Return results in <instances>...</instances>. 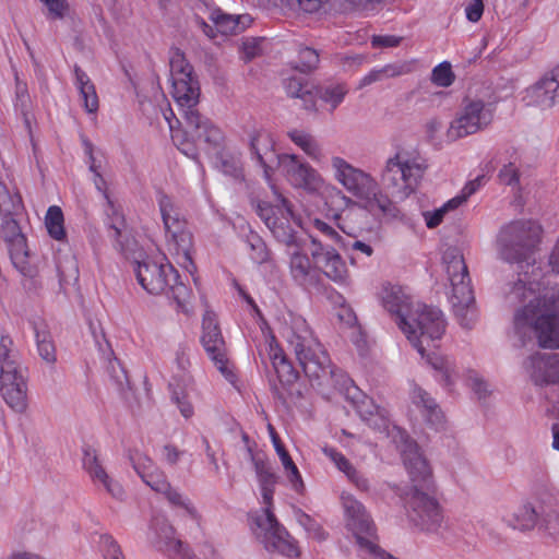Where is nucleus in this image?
<instances>
[{
  "label": "nucleus",
  "instance_id": "39",
  "mask_svg": "<svg viewBox=\"0 0 559 559\" xmlns=\"http://www.w3.org/2000/svg\"><path fill=\"white\" fill-rule=\"evenodd\" d=\"M45 226L48 235L57 241L67 240L64 228V216L60 206L51 205L48 207L45 216Z\"/></svg>",
  "mask_w": 559,
  "mask_h": 559
},
{
  "label": "nucleus",
  "instance_id": "59",
  "mask_svg": "<svg viewBox=\"0 0 559 559\" xmlns=\"http://www.w3.org/2000/svg\"><path fill=\"white\" fill-rule=\"evenodd\" d=\"M402 38L394 35H374L371 38V46L373 48H389L400 45Z\"/></svg>",
  "mask_w": 559,
  "mask_h": 559
},
{
  "label": "nucleus",
  "instance_id": "56",
  "mask_svg": "<svg viewBox=\"0 0 559 559\" xmlns=\"http://www.w3.org/2000/svg\"><path fill=\"white\" fill-rule=\"evenodd\" d=\"M498 178L501 183L511 186L519 183L520 174L518 168L510 163L499 170Z\"/></svg>",
  "mask_w": 559,
  "mask_h": 559
},
{
  "label": "nucleus",
  "instance_id": "25",
  "mask_svg": "<svg viewBox=\"0 0 559 559\" xmlns=\"http://www.w3.org/2000/svg\"><path fill=\"white\" fill-rule=\"evenodd\" d=\"M251 154L261 165L265 179L270 182L274 173V165H278L281 155L276 154L275 141L272 134L264 130L254 132L250 139Z\"/></svg>",
  "mask_w": 559,
  "mask_h": 559
},
{
  "label": "nucleus",
  "instance_id": "51",
  "mask_svg": "<svg viewBox=\"0 0 559 559\" xmlns=\"http://www.w3.org/2000/svg\"><path fill=\"white\" fill-rule=\"evenodd\" d=\"M99 546L105 559H124L120 546L110 535H102Z\"/></svg>",
  "mask_w": 559,
  "mask_h": 559
},
{
  "label": "nucleus",
  "instance_id": "16",
  "mask_svg": "<svg viewBox=\"0 0 559 559\" xmlns=\"http://www.w3.org/2000/svg\"><path fill=\"white\" fill-rule=\"evenodd\" d=\"M130 461L136 474L155 492L162 493L168 502L176 507L185 508L190 514L193 508L182 496L171 487L165 473L156 466L151 457L139 451L130 453Z\"/></svg>",
  "mask_w": 559,
  "mask_h": 559
},
{
  "label": "nucleus",
  "instance_id": "29",
  "mask_svg": "<svg viewBox=\"0 0 559 559\" xmlns=\"http://www.w3.org/2000/svg\"><path fill=\"white\" fill-rule=\"evenodd\" d=\"M355 408L359 417L370 427L381 432H389L390 419L385 408L378 406L374 401L366 395L355 402Z\"/></svg>",
  "mask_w": 559,
  "mask_h": 559
},
{
  "label": "nucleus",
  "instance_id": "28",
  "mask_svg": "<svg viewBox=\"0 0 559 559\" xmlns=\"http://www.w3.org/2000/svg\"><path fill=\"white\" fill-rule=\"evenodd\" d=\"M152 528L156 532L159 543L165 551L174 559H191L183 549V544L175 537V530L163 516H157L152 522Z\"/></svg>",
  "mask_w": 559,
  "mask_h": 559
},
{
  "label": "nucleus",
  "instance_id": "27",
  "mask_svg": "<svg viewBox=\"0 0 559 559\" xmlns=\"http://www.w3.org/2000/svg\"><path fill=\"white\" fill-rule=\"evenodd\" d=\"M265 352L272 362L280 382L290 383L297 379L293 365L287 359L275 335L271 332L265 335Z\"/></svg>",
  "mask_w": 559,
  "mask_h": 559
},
{
  "label": "nucleus",
  "instance_id": "33",
  "mask_svg": "<svg viewBox=\"0 0 559 559\" xmlns=\"http://www.w3.org/2000/svg\"><path fill=\"white\" fill-rule=\"evenodd\" d=\"M36 348L39 357L48 365L57 362V349L51 333L45 322L34 323Z\"/></svg>",
  "mask_w": 559,
  "mask_h": 559
},
{
  "label": "nucleus",
  "instance_id": "52",
  "mask_svg": "<svg viewBox=\"0 0 559 559\" xmlns=\"http://www.w3.org/2000/svg\"><path fill=\"white\" fill-rule=\"evenodd\" d=\"M459 206L449 205V201L444 203L441 207L432 211V212H425L424 217L425 222L428 228H436L438 227L444 217V214L450 211L457 209Z\"/></svg>",
  "mask_w": 559,
  "mask_h": 559
},
{
  "label": "nucleus",
  "instance_id": "53",
  "mask_svg": "<svg viewBox=\"0 0 559 559\" xmlns=\"http://www.w3.org/2000/svg\"><path fill=\"white\" fill-rule=\"evenodd\" d=\"M165 119L167 120L169 124V129L171 131V139L173 141L178 145V148L185 153L186 155H189L188 148H186L185 142H179V130L176 129V126H179V120L175 117L174 111L171 108H168V110L164 114Z\"/></svg>",
  "mask_w": 559,
  "mask_h": 559
},
{
  "label": "nucleus",
  "instance_id": "60",
  "mask_svg": "<svg viewBox=\"0 0 559 559\" xmlns=\"http://www.w3.org/2000/svg\"><path fill=\"white\" fill-rule=\"evenodd\" d=\"M48 8L49 14L53 19L63 17L67 10L66 0H40Z\"/></svg>",
  "mask_w": 559,
  "mask_h": 559
},
{
  "label": "nucleus",
  "instance_id": "36",
  "mask_svg": "<svg viewBox=\"0 0 559 559\" xmlns=\"http://www.w3.org/2000/svg\"><path fill=\"white\" fill-rule=\"evenodd\" d=\"M198 118V122H186L200 140H203L206 144L214 147L219 146L224 140V134L221 129L214 126L210 120L202 118L199 112Z\"/></svg>",
  "mask_w": 559,
  "mask_h": 559
},
{
  "label": "nucleus",
  "instance_id": "18",
  "mask_svg": "<svg viewBox=\"0 0 559 559\" xmlns=\"http://www.w3.org/2000/svg\"><path fill=\"white\" fill-rule=\"evenodd\" d=\"M259 215L278 241L287 246L296 245V228L301 227V218L293 212L285 198L275 209L260 206Z\"/></svg>",
  "mask_w": 559,
  "mask_h": 559
},
{
  "label": "nucleus",
  "instance_id": "11",
  "mask_svg": "<svg viewBox=\"0 0 559 559\" xmlns=\"http://www.w3.org/2000/svg\"><path fill=\"white\" fill-rule=\"evenodd\" d=\"M542 226L532 219L513 221L501 228L498 245L501 257L509 262H528L542 239ZM530 267V263H526ZM535 272H540L531 265Z\"/></svg>",
  "mask_w": 559,
  "mask_h": 559
},
{
  "label": "nucleus",
  "instance_id": "48",
  "mask_svg": "<svg viewBox=\"0 0 559 559\" xmlns=\"http://www.w3.org/2000/svg\"><path fill=\"white\" fill-rule=\"evenodd\" d=\"M484 183H485V176L484 175L477 176L475 179L468 181L464 186V188L462 189L460 194H457L456 197L449 200V205H454V206L462 205L464 202H466V200L471 195H473L476 191H478V189L481 186H484Z\"/></svg>",
  "mask_w": 559,
  "mask_h": 559
},
{
  "label": "nucleus",
  "instance_id": "47",
  "mask_svg": "<svg viewBox=\"0 0 559 559\" xmlns=\"http://www.w3.org/2000/svg\"><path fill=\"white\" fill-rule=\"evenodd\" d=\"M285 90L288 96L304 98L310 94L308 80L302 76H292L285 80Z\"/></svg>",
  "mask_w": 559,
  "mask_h": 559
},
{
  "label": "nucleus",
  "instance_id": "58",
  "mask_svg": "<svg viewBox=\"0 0 559 559\" xmlns=\"http://www.w3.org/2000/svg\"><path fill=\"white\" fill-rule=\"evenodd\" d=\"M255 469L261 487L275 485L276 477L267 465L258 462L255 463Z\"/></svg>",
  "mask_w": 559,
  "mask_h": 559
},
{
  "label": "nucleus",
  "instance_id": "21",
  "mask_svg": "<svg viewBox=\"0 0 559 559\" xmlns=\"http://www.w3.org/2000/svg\"><path fill=\"white\" fill-rule=\"evenodd\" d=\"M292 186L306 190H316L321 183L319 174L295 154H282L277 165Z\"/></svg>",
  "mask_w": 559,
  "mask_h": 559
},
{
  "label": "nucleus",
  "instance_id": "3",
  "mask_svg": "<svg viewBox=\"0 0 559 559\" xmlns=\"http://www.w3.org/2000/svg\"><path fill=\"white\" fill-rule=\"evenodd\" d=\"M23 211L24 203L20 192L0 181V236L8 246L14 267L23 276V288L29 294H38L43 288V281L16 219Z\"/></svg>",
  "mask_w": 559,
  "mask_h": 559
},
{
  "label": "nucleus",
  "instance_id": "26",
  "mask_svg": "<svg viewBox=\"0 0 559 559\" xmlns=\"http://www.w3.org/2000/svg\"><path fill=\"white\" fill-rule=\"evenodd\" d=\"M317 270L335 282L336 284H345L348 278V270L345 261L334 248H324L322 245L311 252Z\"/></svg>",
  "mask_w": 559,
  "mask_h": 559
},
{
  "label": "nucleus",
  "instance_id": "30",
  "mask_svg": "<svg viewBox=\"0 0 559 559\" xmlns=\"http://www.w3.org/2000/svg\"><path fill=\"white\" fill-rule=\"evenodd\" d=\"M290 274L293 278L306 288L317 287L319 273L317 266L311 264L309 257L300 251L290 254Z\"/></svg>",
  "mask_w": 559,
  "mask_h": 559
},
{
  "label": "nucleus",
  "instance_id": "20",
  "mask_svg": "<svg viewBox=\"0 0 559 559\" xmlns=\"http://www.w3.org/2000/svg\"><path fill=\"white\" fill-rule=\"evenodd\" d=\"M202 330L201 343L207 356L214 362L219 372L230 380L234 378V373L229 367V361L226 355V344L214 312L206 311L204 313L202 319Z\"/></svg>",
  "mask_w": 559,
  "mask_h": 559
},
{
  "label": "nucleus",
  "instance_id": "63",
  "mask_svg": "<svg viewBox=\"0 0 559 559\" xmlns=\"http://www.w3.org/2000/svg\"><path fill=\"white\" fill-rule=\"evenodd\" d=\"M484 12L483 0H472L465 8L466 17L471 22H478Z\"/></svg>",
  "mask_w": 559,
  "mask_h": 559
},
{
  "label": "nucleus",
  "instance_id": "45",
  "mask_svg": "<svg viewBox=\"0 0 559 559\" xmlns=\"http://www.w3.org/2000/svg\"><path fill=\"white\" fill-rule=\"evenodd\" d=\"M298 59L299 61L294 66V69L301 73H308L319 64V53L310 47H301L298 51Z\"/></svg>",
  "mask_w": 559,
  "mask_h": 559
},
{
  "label": "nucleus",
  "instance_id": "35",
  "mask_svg": "<svg viewBox=\"0 0 559 559\" xmlns=\"http://www.w3.org/2000/svg\"><path fill=\"white\" fill-rule=\"evenodd\" d=\"M412 71V64L409 62L402 63H390L385 64L382 68H374L370 70L365 76L359 81L358 87L362 88L368 86L374 82L382 81L389 78H395L403 74H407Z\"/></svg>",
  "mask_w": 559,
  "mask_h": 559
},
{
  "label": "nucleus",
  "instance_id": "41",
  "mask_svg": "<svg viewBox=\"0 0 559 559\" xmlns=\"http://www.w3.org/2000/svg\"><path fill=\"white\" fill-rule=\"evenodd\" d=\"M169 385L171 388V399L179 408L180 414L186 419L191 418L194 415V408L188 399V392L192 391L194 386H183L180 382L170 383Z\"/></svg>",
  "mask_w": 559,
  "mask_h": 559
},
{
  "label": "nucleus",
  "instance_id": "12",
  "mask_svg": "<svg viewBox=\"0 0 559 559\" xmlns=\"http://www.w3.org/2000/svg\"><path fill=\"white\" fill-rule=\"evenodd\" d=\"M158 205L168 239V250L177 264L192 274L195 265L191 257L192 235L187 229V222L168 195L160 194Z\"/></svg>",
  "mask_w": 559,
  "mask_h": 559
},
{
  "label": "nucleus",
  "instance_id": "13",
  "mask_svg": "<svg viewBox=\"0 0 559 559\" xmlns=\"http://www.w3.org/2000/svg\"><path fill=\"white\" fill-rule=\"evenodd\" d=\"M261 493L265 508L263 514L253 519V532L269 550H274L288 558H297L300 555L296 540L289 535L276 520L272 511L274 486L261 487Z\"/></svg>",
  "mask_w": 559,
  "mask_h": 559
},
{
  "label": "nucleus",
  "instance_id": "37",
  "mask_svg": "<svg viewBox=\"0 0 559 559\" xmlns=\"http://www.w3.org/2000/svg\"><path fill=\"white\" fill-rule=\"evenodd\" d=\"M506 521L513 528L521 531L532 530L537 523V512L530 503H523L512 513L507 514Z\"/></svg>",
  "mask_w": 559,
  "mask_h": 559
},
{
  "label": "nucleus",
  "instance_id": "24",
  "mask_svg": "<svg viewBox=\"0 0 559 559\" xmlns=\"http://www.w3.org/2000/svg\"><path fill=\"white\" fill-rule=\"evenodd\" d=\"M82 462L84 471L95 486H102L111 497L122 499L124 495L122 486L109 477L98 459L96 450L85 447Z\"/></svg>",
  "mask_w": 559,
  "mask_h": 559
},
{
  "label": "nucleus",
  "instance_id": "1",
  "mask_svg": "<svg viewBox=\"0 0 559 559\" xmlns=\"http://www.w3.org/2000/svg\"><path fill=\"white\" fill-rule=\"evenodd\" d=\"M526 283L519 277L510 284L506 295L510 305L525 304L519 308L513 318L514 330L520 336L533 331L543 348H559V316L555 311V302H546V295L540 293L534 283Z\"/></svg>",
  "mask_w": 559,
  "mask_h": 559
},
{
  "label": "nucleus",
  "instance_id": "40",
  "mask_svg": "<svg viewBox=\"0 0 559 559\" xmlns=\"http://www.w3.org/2000/svg\"><path fill=\"white\" fill-rule=\"evenodd\" d=\"M288 138L309 157L318 159L321 155V150L311 134L304 130L294 129L288 131Z\"/></svg>",
  "mask_w": 559,
  "mask_h": 559
},
{
  "label": "nucleus",
  "instance_id": "14",
  "mask_svg": "<svg viewBox=\"0 0 559 559\" xmlns=\"http://www.w3.org/2000/svg\"><path fill=\"white\" fill-rule=\"evenodd\" d=\"M347 518V526L354 533L357 544L374 559H396L382 550L377 544V528L361 502L353 496H342Z\"/></svg>",
  "mask_w": 559,
  "mask_h": 559
},
{
  "label": "nucleus",
  "instance_id": "9",
  "mask_svg": "<svg viewBox=\"0 0 559 559\" xmlns=\"http://www.w3.org/2000/svg\"><path fill=\"white\" fill-rule=\"evenodd\" d=\"M426 168L425 160L418 155L397 152L386 160L381 181L392 198L402 201L417 190Z\"/></svg>",
  "mask_w": 559,
  "mask_h": 559
},
{
  "label": "nucleus",
  "instance_id": "49",
  "mask_svg": "<svg viewBox=\"0 0 559 559\" xmlns=\"http://www.w3.org/2000/svg\"><path fill=\"white\" fill-rule=\"evenodd\" d=\"M322 452L334 463L338 471L345 475L354 474L355 466L345 457L343 453L331 447H324Z\"/></svg>",
  "mask_w": 559,
  "mask_h": 559
},
{
  "label": "nucleus",
  "instance_id": "64",
  "mask_svg": "<svg viewBox=\"0 0 559 559\" xmlns=\"http://www.w3.org/2000/svg\"><path fill=\"white\" fill-rule=\"evenodd\" d=\"M182 453L183 452L180 451L177 447H175L173 444H166L163 447V450H162V459L166 463L174 465L179 461Z\"/></svg>",
  "mask_w": 559,
  "mask_h": 559
},
{
  "label": "nucleus",
  "instance_id": "10",
  "mask_svg": "<svg viewBox=\"0 0 559 559\" xmlns=\"http://www.w3.org/2000/svg\"><path fill=\"white\" fill-rule=\"evenodd\" d=\"M169 67L170 94L174 100L182 111L186 121L198 122L197 105L200 98V83L194 74L193 67L178 48L170 50Z\"/></svg>",
  "mask_w": 559,
  "mask_h": 559
},
{
  "label": "nucleus",
  "instance_id": "5",
  "mask_svg": "<svg viewBox=\"0 0 559 559\" xmlns=\"http://www.w3.org/2000/svg\"><path fill=\"white\" fill-rule=\"evenodd\" d=\"M134 272L138 283L146 293L164 294L176 302L178 310L188 312L191 289L180 281L178 272L165 255L136 261Z\"/></svg>",
  "mask_w": 559,
  "mask_h": 559
},
{
  "label": "nucleus",
  "instance_id": "31",
  "mask_svg": "<svg viewBox=\"0 0 559 559\" xmlns=\"http://www.w3.org/2000/svg\"><path fill=\"white\" fill-rule=\"evenodd\" d=\"M209 20L213 23V26L203 20H201L200 24L204 34L210 38H215L217 33L222 35L235 34L239 28L238 17L226 14L218 8L210 10Z\"/></svg>",
  "mask_w": 559,
  "mask_h": 559
},
{
  "label": "nucleus",
  "instance_id": "22",
  "mask_svg": "<svg viewBox=\"0 0 559 559\" xmlns=\"http://www.w3.org/2000/svg\"><path fill=\"white\" fill-rule=\"evenodd\" d=\"M552 68L534 85L526 90V100L531 106L548 109L559 103V76Z\"/></svg>",
  "mask_w": 559,
  "mask_h": 559
},
{
  "label": "nucleus",
  "instance_id": "17",
  "mask_svg": "<svg viewBox=\"0 0 559 559\" xmlns=\"http://www.w3.org/2000/svg\"><path fill=\"white\" fill-rule=\"evenodd\" d=\"M379 297L383 308L395 317L399 328L407 340L418 353H423V346L417 342L413 325L408 321L409 313L413 310L409 296L405 294L401 286L385 284L382 286Z\"/></svg>",
  "mask_w": 559,
  "mask_h": 559
},
{
  "label": "nucleus",
  "instance_id": "15",
  "mask_svg": "<svg viewBox=\"0 0 559 559\" xmlns=\"http://www.w3.org/2000/svg\"><path fill=\"white\" fill-rule=\"evenodd\" d=\"M493 119V108L479 98H464L460 111L447 130V139L456 141L486 129Z\"/></svg>",
  "mask_w": 559,
  "mask_h": 559
},
{
  "label": "nucleus",
  "instance_id": "23",
  "mask_svg": "<svg viewBox=\"0 0 559 559\" xmlns=\"http://www.w3.org/2000/svg\"><path fill=\"white\" fill-rule=\"evenodd\" d=\"M525 369L537 385L559 383V354L536 353L528 357Z\"/></svg>",
  "mask_w": 559,
  "mask_h": 559
},
{
  "label": "nucleus",
  "instance_id": "38",
  "mask_svg": "<svg viewBox=\"0 0 559 559\" xmlns=\"http://www.w3.org/2000/svg\"><path fill=\"white\" fill-rule=\"evenodd\" d=\"M413 401L415 404L423 405L426 409L427 420L431 426L436 429L442 426L443 414L426 391L420 388H415L413 391Z\"/></svg>",
  "mask_w": 559,
  "mask_h": 559
},
{
  "label": "nucleus",
  "instance_id": "19",
  "mask_svg": "<svg viewBox=\"0 0 559 559\" xmlns=\"http://www.w3.org/2000/svg\"><path fill=\"white\" fill-rule=\"evenodd\" d=\"M408 321L413 325L417 342L423 346L421 357L426 356V346L440 340L445 331V320L440 309L417 304L411 311Z\"/></svg>",
  "mask_w": 559,
  "mask_h": 559
},
{
  "label": "nucleus",
  "instance_id": "57",
  "mask_svg": "<svg viewBox=\"0 0 559 559\" xmlns=\"http://www.w3.org/2000/svg\"><path fill=\"white\" fill-rule=\"evenodd\" d=\"M312 224H313V227L320 234H322L324 237L332 240L333 242L338 243L342 240V236L328 223H325L319 218H316V219H313Z\"/></svg>",
  "mask_w": 559,
  "mask_h": 559
},
{
  "label": "nucleus",
  "instance_id": "42",
  "mask_svg": "<svg viewBox=\"0 0 559 559\" xmlns=\"http://www.w3.org/2000/svg\"><path fill=\"white\" fill-rule=\"evenodd\" d=\"M176 366L177 372L175 373L171 383L180 382V384L183 386H194V379L190 374V356L185 348H181L177 352Z\"/></svg>",
  "mask_w": 559,
  "mask_h": 559
},
{
  "label": "nucleus",
  "instance_id": "34",
  "mask_svg": "<svg viewBox=\"0 0 559 559\" xmlns=\"http://www.w3.org/2000/svg\"><path fill=\"white\" fill-rule=\"evenodd\" d=\"M267 430L270 432L274 449L280 456V460L287 473L289 480L294 485L295 489L299 490V488L304 487V484L296 464L294 463L289 453L282 443L277 432L275 431V428L271 424H269Z\"/></svg>",
  "mask_w": 559,
  "mask_h": 559
},
{
  "label": "nucleus",
  "instance_id": "62",
  "mask_svg": "<svg viewBox=\"0 0 559 559\" xmlns=\"http://www.w3.org/2000/svg\"><path fill=\"white\" fill-rule=\"evenodd\" d=\"M91 171L94 173V185L96 189L102 192L103 197L107 201L109 205H112V201L109 198L108 191H107V183L104 177L98 173L95 163L93 162L90 166Z\"/></svg>",
  "mask_w": 559,
  "mask_h": 559
},
{
  "label": "nucleus",
  "instance_id": "7",
  "mask_svg": "<svg viewBox=\"0 0 559 559\" xmlns=\"http://www.w3.org/2000/svg\"><path fill=\"white\" fill-rule=\"evenodd\" d=\"M0 394L5 404L17 413L27 407V381L20 353L9 335L0 336Z\"/></svg>",
  "mask_w": 559,
  "mask_h": 559
},
{
  "label": "nucleus",
  "instance_id": "54",
  "mask_svg": "<svg viewBox=\"0 0 559 559\" xmlns=\"http://www.w3.org/2000/svg\"><path fill=\"white\" fill-rule=\"evenodd\" d=\"M300 522L305 526L308 535L311 538L318 539V540L325 539L326 534H325L323 527L320 524H318L317 522H314L309 515L302 514Z\"/></svg>",
  "mask_w": 559,
  "mask_h": 559
},
{
  "label": "nucleus",
  "instance_id": "61",
  "mask_svg": "<svg viewBox=\"0 0 559 559\" xmlns=\"http://www.w3.org/2000/svg\"><path fill=\"white\" fill-rule=\"evenodd\" d=\"M468 385L473 389V391L478 395L479 399H483L488 393L487 383L477 376L476 372L472 371L468 376Z\"/></svg>",
  "mask_w": 559,
  "mask_h": 559
},
{
  "label": "nucleus",
  "instance_id": "46",
  "mask_svg": "<svg viewBox=\"0 0 559 559\" xmlns=\"http://www.w3.org/2000/svg\"><path fill=\"white\" fill-rule=\"evenodd\" d=\"M455 75L452 71L451 63L443 61L436 66L431 72V82L440 87H449L453 84Z\"/></svg>",
  "mask_w": 559,
  "mask_h": 559
},
{
  "label": "nucleus",
  "instance_id": "2",
  "mask_svg": "<svg viewBox=\"0 0 559 559\" xmlns=\"http://www.w3.org/2000/svg\"><path fill=\"white\" fill-rule=\"evenodd\" d=\"M403 462L413 483V492L409 499V518L415 525L427 532L437 531L443 521L439 502L431 493L435 491L431 468L421 455L418 445L401 432Z\"/></svg>",
  "mask_w": 559,
  "mask_h": 559
},
{
  "label": "nucleus",
  "instance_id": "32",
  "mask_svg": "<svg viewBox=\"0 0 559 559\" xmlns=\"http://www.w3.org/2000/svg\"><path fill=\"white\" fill-rule=\"evenodd\" d=\"M73 72L74 85L79 92L84 109L88 114L97 112L99 99L93 81L78 64L74 66Z\"/></svg>",
  "mask_w": 559,
  "mask_h": 559
},
{
  "label": "nucleus",
  "instance_id": "8",
  "mask_svg": "<svg viewBox=\"0 0 559 559\" xmlns=\"http://www.w3.org/2000/svg\"><path fill=\"white\" fill-rule=\"evenodd\" d=\"M443 261L452 286L451 304L454 313L463 328L471 329L477 316L464 257L457 248H449L443 254Z\"/></svg>",
  "mask_w": 559,
  "mask_h": 559
},
{
  "label": "nucleus",
  "instance_id": "6",
  "mask_svg": "<svg viewBox=\"0 0 559 559\" xmlns=\"http://www.w3.org/2000/svg\"><path fill=\"white\" fill-rule=\"evenodd\" d=\"M332 168L335 179L357 198L367 211L373 214H386L392 211V200L379 189L378 182L371 175L338 156L332 158Z\"/></svg>",
  "mask_w": 559,
  "mask_h": 559
},
{
  "label": "nucleus",
  "instance_id": "50",
  "mask_svg": "<svg viewBox=\"0 0 559 559\" xmlns=\"http://www.w3.org/2000/svg\"><path fill=\"white\" fill-rule=\"evenodd\" d=\"M218 158L221 169L224 174L234 178L242 177V168L238 157L221 153Z\"/></svg>",
  "mask_w": 559,
  "mask_h": 559
},
{
  "label": "nucleus",
  "instance_id": "4",
  "mask_svg": "<svg viewBox=\"0 0 559 559\" xmlns=\"http://www.w3.org/2000/svg\"><path fill=\"white\" fill-rule=\"evenodd\" d=\"M281 334L310 380L322 381L335 376L328 352L314 337L305 318L289 313Z\"/></svg>",
  "mask_w": 559,
  "mask_h": 559
},
{
  "label": "nucleus",
  "instance_id": "43",
  "mask_svg": "<svg viewBox=\"0 0 559 559\" xmlns=\"http://www.w3.org/2000/svg\"><path fill=\"white\" fill-rule=\"evenodd\" d=\"M427 360L431 365V367L438 372V381L441 382L444 386H451L453 383L452 362L448 358L435 353H432L431 355H427Z\"/></svg>",
  "mask_w": 559,
  "mask_h": 559
},
{
  "label": "nucleus",
  "instance_id": "44",
  "mask_svg": "<svg viewBox=\"0 0 559 559\" xmlns=\"http://www.w3.org/2000/svg\"><path fill=\"white\" fill-rule=\"evenodd\" d=\"M318 94L324 103L330 104L332 109H335L343 102L347 94V88L341 83L330 84L321 87Z\"/></svg>",
  "mask_w": 559,
  "mask_h": 559
},
{
  "label": "nucleus",
  "instance_id": "55",
  "mask_svg": "<svg viewBox=\"0 0 559 559\" xmlns=\"http://www.w3.org/2000/svg\"><path fill=\"white\" fill-rule=\"evenodd\" d=\"M542 526L551 536H559V511L549 510L543 518Z\"/></svg>",
  "mask_w": 559,
  "mask_h": 559
}]
</instances>
